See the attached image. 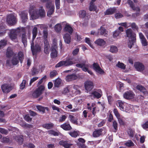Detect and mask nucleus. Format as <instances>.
<instances>
[{"mask_svg":"<svg viewBox=\"0 0 148 148\" xmlns=\"http://www.w3.org/2000/svg\"><path fill=\"white\" fill-rule=\"evenodd\" d=\"M29 13L33 20L37 19L40 17H44L45 15V11L43 7L41 6H30Z\"/></svg>","mask_w":148,"mask_h":148,"instance_id":"nucleus-1","label":"nucleus"},{"mask_svg":"<svg viewBox=\"0 0 148 148\" xmlns=\"http://www.w3.org/2000/svg\"><path fill=\"white\" fill-rule=\"evenodd\" d=\"M36 26L40 27L41 29L44 28L45 27L44 25H37L33 29L32 41L31 45V49L33 55H35L36 53L40 51L41 49V48L38 45L36 44L35 46L34 45V40L36 37L38 33L37 28Z\"/></svg>","mask_w":148,"mask_h":148,"instance_id":"nucleus-2","label":"nucleus"},{"mask_svg":"<svg viewBox=\"0 0 148 148\" xmlns=\"http://www.w3.org/2000/svg\"><path fill=\"white\" fill-rule=\"evenodd\" d=\"M24 32L25 29L24 28L19 27L16 29L11 30L9 36L12 41L17 42H18L17 35Z\"/></svg>","mask_w":148,"mask_h":148,"instance_id":"nucleus-3","label":"nucleus"},{"mask_svg":"<svg viewBox=\"0 0 148 148\" xmlns=\"http://www.w3.org/2000/svg\"><path fill=\"white\" fill-rule=\"evenodd\" d=\"M76 60L73 59H66L65 61H61L59 62L56 65V67H59L62 66H69L76 63Z\"/></svg>","mask_w":148,"mask_h":148,"instance_id":"nucleus-4","label":"nucleus"},{"mask_svg":"<svg viewBox=\"0 0 148 148\" xmlns=\"http://www.w3.org/2000/svg\"><path fill=\"white\" fill-rule=\"evenodd\" d=\"M116 104L122 111L127 112L130 109L131 106L122 101L119 100L117 101Z\"/></svg>","mask_w":148,"mask_h":148,"instance_id":"nucleus-5","label":"nucleus"},{"mask_svg":"<svg viewBox=\"0 0 148 148\" xmlns=\"http://www.w3.org/2000/svg\"><path fill=\"white\" fill-rule=\"evenodd\" d=\"M6 21L9 25H13L16 23L17 20L15 16L13 14H11L7 16Z\"/></svg>","mask_w":148,"mask_h":148,"instance_id":"nucleus-6","label":"nucleus"},{"mask_svg":"<svg viewBox=\"0 0 148 148\" xmlns=\"http://www.w3.org/2000/svg\"><path fill=\"white\" fill-rule=\"evenodd\" d=\"M47 8L49 9L47 12V16L50 17L54 12L55 6L53 2H49L46 4Z\"/></svg>","mask_w":148,"mask_h":148,"instance_id":"nucleus-7","label":"nucleus"},{"mask_svg":"<svg viewBox=\"0 0 148 148\" xmlns=\"http://www.w3.org/2000/svg\"><path fill=\"white\" fill-rule=\"evenodd\" d=\"M44 87L41 85L32 94V96L34 98H37L42 93V91L44 90Z\"/></svg>","mask_w":148,"mask_h":148,"instance_id":"nucleus-8","label":"nucleus"},{"mask_svg":"<svg viewBox=\"0 0 148 148\" xmlns=\"http://www.w3.org/2000/svg\"><path fill=\"white\" fill-rule=\"evenodd\" d=\"M127 37L129 39H132L133 40H135L136 35L132 32V31L131 29H127L126 31Z\"/></svg>","mask_w":148,"mask_h":148,"instance_id":"nucleus-9","label":"nucleus"},{"mask_svg":"<svg viewBox=\"0 0 148 148\" xmlns=\"http://www.w3.org/2000/svg\"><path fill=\"white\" fill-rule=\"evenodd\" d=\"M84 86L85 89L87 92L90 91L93 88V82L90 81H86L85 82Z\"/></svg>","mask_w":148,"mask_h":148,"instance_id":"nucleus-10","label":"nucleus"},{"mask_svg":"<svg viewBox=\"0 0 148 148\" xmlns=\"http://www.w3.org/2000/svg\"><path fill=\"white\" fill-rule=\"evenodd\" d=\"M134 67L136 69L139 71L142 72L146 70V69L143 65L139 62L135 63Z\"/></svg>","mask_w":148,"mask_h":148,"instance_id":"nucleus-11","label":"nucleus"},{"mask_svg":"<svg viewBox=\"0 0 148 148\" xmlns=\"http://www.w3.org/2000/svg\"><path fill=\"white\" fill-rule=\"evenodd\" d=\"M57 47L56 43H53L51 48V56L52 58H55L57 56Z\"/></svg>","mask_w":148,"mask_h":148,"instance_id":"nucleus-12","label":"nucleus"},{"mask_svg":"<svg viewBox=\"0 0 148 148\" xmlns=\"http://www.w3.org/2000/svg\"><path fill=\"white\" fill-rule=\"evenodd\" d=\"M1 89L4 93H8L12 89L11 86L9 84H4L1 86Z\"/></svg>","mask_w":148,"mask_h":148,"instance_id":"nucleus-13","label":"nucleus"},{"mask_svg":"<svg viewBox=\"0 0 148 148\" xmlns=\"http://www.w3.org/2000/svg\"><path fill=\"white\" fill-rule=\"evenodd\" d=\"M123 96L126 99H130L134 98L135 95L132 92L129 91L125 92L123 94Z\"/></svg>","mask_w":148,"mask_h":148,"instance_id":"nucleus-14","label":"nucleus"},{"mask_svg":"<svg viewBox=\"0 0 148 148\" xmlns=\"http://www.w3.org/2000/svg\"><path fill=\"white\" fill-rule=\"evenodd\" d=\"M93 69L97 73L101 74H103L104 73V71L102 70L97 63H94L93 65Z\"/></svg>","mask_w":148,"mask_h":148,"instance_id":"nucleus-15","label":"nucleus"},{"mask_svg":"<svg viewBox=\"0 0 148 148\" xmlns=\"http://www.w3.org/2000/svg\"><path fill=\"white\" fill-rule=\"evenodd\" d=\"M139 34L142 45L143 46H147L148 42L144 35L141 33H139Z\"/></svg>","mask_w":148,"mask_h":148,"instance_id":"nucleus-16","label":"nucleus"},{"mask_svg":"<svg viewBox=\"0 0 148 148\" xmlns=\"http://www.w3.org/2000/svg\"><path fill=\"white\" fill-rule=\"evenodd\" d=\"M59 144L64 147V148H70L72 145L71 143H69L67 141L62 140L59 142Z\"/></svg>","mask_w":148,"mask_h":148,"instance_id":"nucleus-17","label":"nucleus"},{"mask_svg":"<svg viewBox=\"0 0 148 148\" xmlns=\"http://www.w3.org/2000/svg\"><path fill=\"white\" fill-rule=\"evenodd\" d=\"M137 89L140 90L141 92L143 93L145 96H147L148 95V92L145 88L140 85H138L136 86Z\"/></svg>","mask_w":148,"mask_h":148,"instance_id":"nucleus-18","label":"nucleus"},{"mask_svg":"<svg viewBox=\"0 0 148 148\" xmlns=\"http://www.w3.org/2000/svg\"><path fill=\"white\" fill-rule=\"evenodd\" d=\"M95 44L100 46H103L106 44V42L103 39L98 38L95 42Z\"/></svg>","mask_w":148,"mask_h":148,"instance_id":"nucleus-19","label":"nucleus"},{"mask_svg":"<svg viewBox=\"0 0 148 148\" xmlns=\"http://www.w3.org/2000/svg\"><path fill=\"white\" fill-rule=\"evenodd\" d=\"M19 62L17 58L14 57L12 59L11 61H10L9 60L7 61L6 64L10 66L11 65V63L13 65H16Z\"/></svg>","mask_w":148,"mask_h":148,"instance_id":"nucleus-20","label":"nucleus"},{"mask_svg":"<svg viewBox=\"0 0 148 148\" xmlns=\"http://www.w3.org/2000/svg\"><path fill=\"white\" fill-rule=\"evenodd\" d=\"M64 30L65 32H68L70 34H72L73 30V28L68 23L66 24Z\"/></svg>","mask_w":148,"mask_h":148,"instance_id":"nucleus-21","label":"nucleus"},{"mask_svg":"<svg viewBox=\"0 0 148 148\" xmlns=\"http://www.w3.org/2000/svg\"><path fill=\"white\" fill-rule=\"evenodd\" d=\"M90 66L89 64H83L82 68V70L84 72H87L88 73L91 75L92 74V73L90 70H89Z\"/></svg>","mask_w":148,"mask_h":148,"instance_id":"nucleus-22","label":"nucleus"},{"mask_svg":"<svg viewBox=\"0 0 148 148\" xmlns=\"http://www.w3.org/2000/svg\"><path fill=\"white\" fill-rule=\"evenodd\" d=\"M60 127L64 130L66 131L70 130L72 129V127L69 124L64 123L60 125Z\"/></svg>","mask_w":148,"mask_h":148,"instance_id":"nucleus-23","label":"nucleus"},{"mask_svg":"<svg viewBox=\"0 0 148 148\" xmlns=\"http://www.w3.org/2000/svg\"><path fill=\"white\" fill-rule=\"evenodd\" d=\"M65 42L67 44L70 43L71 42V36L70 35L68 34H65L63 36Z\"/></svg>","mask_w":148,"mask_h":148,"instance_id":"nucleus-24","label":"nucleus"},{"mask_svg":"<svg viewBox=\"0 0 148 148\" xmlns=\"http://www.w3.org/2000/svg\"><path fill=\"white\" fill-rule=\"evenodd\" d=\"M102 95V92L100 90L97 91H94L92 92L91 94V96L92 95L94 96L95 97L98 99L100 98Z\"/></svg>","mask_w":148,"mask_h":148,"instance_id":"nucleus-25","label":"nucleus"},{"mask_svg":"<svg viewBox=\"0 0 148 148\" xmlns=\"http://www.w3.org/2000/svg\"><path fill=\"white\" fill-rule=\"evenodd\" d=\"M20 15L21 18L22 22L25 23L26 22L28 19L27 14L25 12H23L20 14Z\"/></svg>","mask_w":148,"mask_h":148,"instance_id":"nucleus-26","label":"nucleus"},{"mask_svg":"<svg viewBox=\"0 0 148 148\" xmlns=\"http://www.w3.org/2000/svg\"><path fill=\"white\" fill-rule=\"evenodd\" d=\"M77 76L74 74L68 75L65 78L67 82H69L74 80L77 78Z\"/></svg>","mask_w":148,"mask_h":148,"instance_id":"nucleus-27","label":"nucleus"},{"mask_svg":"<svg viewBox=\"0 0 148 148\" xmlns=\"http://www.w3.org/2000/svg\"><path fill=\"white\" fill-rule=\"evenodd\" d=\"M68 118L72 123L78 125H79L80 124V123H77V119L75 118L73 115L71 114L69 115Z\"/></svg>","mask_w":148,"mask_h":148,"instance_id":"nucleus-28","label":"nucleus"},{"mask_svg":"<svg viewBox=\"0 0 148 148\" xmlns=\"http://www.w3.org/2000/svg\"><path fill=\"white\" fill-rule=\"evenodd\" d=\"M42 66H40L39 68L36 67H34L32 70V74L33 75H34L37 74L40 72H41L42 71V69H40L42 68Z\"/></svg>","mask_w":148,"mask_h":148,"instance_id":"nucleus-29","label":"nucleus"},{"mask_svg":"<svg viewBox=\"0 0 148 148\" xmlns=\"http://www.w3.org/2000/svg\"><path fill=\"white\" fill-rule=\"evenodd\" d=\"M116 10L115 8H111L107 9L105 12V15H110L113 14Z\"/></svg>","mask_w":148,"mask_h":148,"instance_id":"nucleus-30","label":"nucleus"},{"mask_svg":"<svg viewBox=\"0 0 148 148\" xmlns=\"http://www.w3.org/2000/svg\"><path fill=\"white\" fill-rule=\"evenodd\" d=\"M127 3L130 5V6L134 10H136L137 12H139L140 11V8L138 7H136L135 8L134 5L133 3L131 0H128L127 1Z\"/></svg>","mask_w":148,"mask_h":148,"instance_id":"nucleus-31","label":"nucleus"},{"mask_svg":"<svg viewBox=\"0 0 148 148\" xmlns=\"http://www.w3.org/2000/svg\"><path fill=\"white\" fill-rule=\"evenodd\" d=\"M98 32L100 33L101 35L107 36V33L106 29L103 27H101L100 29L98 30Z\"/></svg>","mask_w":148,"mask_h":148,"instance_id":"nucleus-32","label":"nucleus"},{"mask_svg":"<svg viewBox=\"0 0 148 148\" xmlns=\"http://www.w3.org/2000/svg\"><path fill=\"white\" fill-rule=\"evenodd\" d=\"M102 132V130L101 129L95 130L93 132V136L95 137H97L99 136L101 134Z\"/></svg>","mask_w":148,"mask_h":148,"instance_id":"nucleus-33","label":"nucleus"},{"mask_svg":"<svg viewBox=\"0 0 148 148\" xmlns=\"http://www.w3.org/2000/svg\"><path fill=\"white\" fill-rule=\"evenodd\" d=\"M116 66L122 70H125L126 68V65L122 62H118L116 64Z\"/></svg>","mask_w":148,"mask_h":148,"instance_id":"nucleus-34","label":"nucleus"},{"mask_svg":"<svg viewBox=\"0 0 148 148\" xmlns=\"http://www.w3.org/2000/svg\"><path fill=\"white\" fill-rule=\"evenodd\" d=\"M79 132L78 131H74L73 132H70L69 134L72 137L76 138L79 135Z\"/></svg>","mask_w":148,"mask_h":148,"instance_id":"nucleus-35","label":"nucleus"},{"mask_svg":"<svg viewBox=\"0 0 148 148\" xmlns=\"http://www.w3.org/2000/svg\"><path fill=\"white\" fill-rule=\"evenodd\" d=\"M36 108L39 111L43 113L45 112L46 109L47 110H48V108L47 107H45L40 106H37Z\"/></svg>","mask_w":148,"mask_h":148,"instance_id":"nucleus-36","label":"nucleus"},{"mask_svg":"<svg viewBox=\"0 0 148 148\" xmlns=\"http://www.w3.org/2000/svg\"><path fill=\"white\" fill-rule=\"evenodd\" d=\"M118 49L117 47L114 45L110 46V51L113 53H116L118 51Z\"/></svg>","mask_w":148,"mask_h":148,"instance_id":"nucleus-37","label":"nucleus"},{"mask_svg":"<svg viewBox=\"0 0 148 148\" xmlns=\"http://www.w3.org/2000/svg\"><path fill=\"white\" fill-rule=\"evenodd\" d=\"M85 42L92 48L94 49V47L92 44V41L89 38H86L85 39Z\"/></svg>","mask_w":148,"mask_h":148,"instance_id":"nucleus-38","label":"nucleus"},{"mask_svg":"<svg viewBox=\"0 0 148 148\" xmlns=\"http://www.w3.org/2000/svg\"><path fill=\"white\" fill-rule=\"evenodd\" d=\"M21 38L22 42L25 47L27 45V40L26 36L25 33L22 34Z\"/></svg>","mask_w":148,"mask_h":148,"instance_id":"nucleus-39","label":"nucleus"},{"mask_svg":"<svg viewBox=\"0 0 148 148\" xmlns=\"http://www.w3.org/2000/svg\"><path fill=\"white\" fill-rule=\"evenodd\" d=\"M13 52L12 49L10 47H8L7 50L6 55L8 57H9L13 54Z\"/></svg>","mask_w":148,"mask_h":148,"instance_id":"nucleus-40","label":"nucleus"},{"mask_svg":"<svg viewBox=\"0 0 148 148\" xmlns=\"http://www.w3.org/2000/svg\"><path fill=\"white\" fill-rule=\"evenodd\" d=\"M120 32L118 30H116L113 33V37L115 39H117L120 38L119 34H120Z\"/></svg>","mask_w":148,"mask_h":148,"instance_id":"nucleus-41","label":"nucleus"},{"mask_svg":"<svg viewBox=\"0 0 148 148\" xmlns=\"http://www.w3.org/2000/svg\"><path fill=\"white\" fill-rule=\"evenodd\" d=\"M7 40L6 39H3L0 41V49L3 48L7 44Z\"/></svg>","mask_w":148,"mask_h":148,"instance_id":"nucleus-42","label":"nucleus"},{"mask_svg":"<svg viewBox=\"0 0 148 148\" xmlns=\"http://www.w3.org/2000/svg\"><path fill=\"white\" fill-rule=\"evenodd\" d=\"M54 29L56 32H60L62 29L61 24L60 23H58L56 24L54 27Z\"/></svg>","mask_w":148,"mask_h":148,"instance_id":"nucleus-43","label":"nucleus"},{"mask_svg":"<svg viewBox=\"0 0 148 148\" xmlns=\"http://www.w3.org/2000/svg\"><path fill=\"white\" fill-rule=\"evenodd\" d=\"M53 124L52 123H47L43 125V127L47 129H49L52 128Z\"/></svg>","mask_w":148,"mask_h":148,"instance_id":"nucleus-44","label":"nucleus"},{"mask_svg":"<svg viewBox=\"0 0 148 148\" xmlns=\"http://www.w3.org/2000/svg\"><path fill=\"white\" fill-rule=\"evenodd\" d=\"M49 134L51 135H53L54 136H58L60 133V132H55L53 130H51L48 131Z\"/></svg>","mask_w":148,"mask_h":148,"instance_id":"nucleus-45","label":"nucleus"},{"mask_svg":"<svg viewBox=\"0 0 148 148\" xmlns=\"http://www.w3.org/2000/svg\"><path fill=\"white\" fill-rule=\"evenodd\" d=\"M61 82V79L59 78H58L55 81L54 86L56 87H58L60 85Z\"/></svg>","mask_w":148,"mask_h":148,"instance_id":"nucleus-46","label":"nucleus"},{"mask_svg":"<svg viewBox=\"0 0 148 148\" xmlns=\"http://www.w3.org/2000/svg\"><path fill=\"white\" fill-rule=\"evenodd\" d=\"M141 126L144 129L148 130V120L146 121L142 124Z\"/></svg>","mask_w":148,"mask_h":148,"instance_id":"nucleus-47","label":"nucleus"},{"mask_svg":"<svg viewBox=\"0 0 148 148\" xmlns=\"http://www.w3.org/2000/svg\"><path fill=\"white\" fill-rule=\"evenodd\" d=\"M118 122L120 125H124L125 123L124 121V118L121 116L117 118Z\"/></svg>","mask_w":148,"mask_h":148,"instance_id":"nucleus-48","label":"nucleus"},{"mask_svg":"<svg viewBox=\"0 0 148 148\" xmlns=\"http://www.w3.org/2000/svg\"><path fill=\"white\" fill-rule=\"evenodd\" d=\"M84 100V99H82L80 97L75 98L74 99V101L75 102L79 103H82Z\"/></svg>","mask_w":148,"mask_h":148,"instance_id":"nucleus-49","label":"nucleus"},{"mask_svg":"<svg viewBox=\"0 0 148 148\" xmlns=\"http://www.w3.org/2000/svg\"><path fill=\"white\" fill-rule=\"evenodd\" d=\"M67 116H68L66 114L62 115L60 117L59 121L60 122H63L64 121L67 117Z\"/></svg>","mask_w":148,"mask_h":148,"instance_id":"nucleus-50","label":"nucleus"},{"mask_svg":"<svg viewBox=\"0 0 148 148\" xmlns=\"http://www.w3.org/2000/svg\"><path fill=\"white\" fill-rule=\"evenodd\" d=\"M125 145L128 147H130L133 146L134 144L132 141L129 140L125 143Z\"/></svg>","mask_w":148,"mask_h":148,"instance_id":"nucleus-51","label":"nucleus"},{"mask_svg":"<svg viewBox=\"0 0 148 148\" xmlns=\"http://www.w3.org/2000/svg\"><path fill=\"white\" fill-rule=\"evenodd\" d=\"M5 32L4 27L0 25V36L3 35L5 33Z\"/></svg>","mask_w":148,"mask_h":148,"instance_id":"nucleus-52","label":"nucleus"},{"mask_svg":"<svg viewBox=\"0 0 148 148\" xmlns=\"http://www.w3.org/2000/svg\"><path fill=\"white\" fill-rule=\"evenodd\" d=\"M86 12L84 10L80 11L79 13V16L81 18H84V17L86 15Z\"/></svg>","mask_w":148,"mask_h":148,"instance_id":"nucleus-53","label":"nucleus"},{"mask_svg":"<svg viewBox=\"0 0 148 148\" xmlns=\"http://www.w3.org/2000/svg\"><path fill=\"white\" fill-rule=\"evenodd\" d=\"M9 139L7 137H2L0 141L3 143H7L9 142Z\"/></svg>","mask_w":148,"mask_h":148,"instance_id":"nucleus-54","label":"nucleus"},{"mask_svg":"<svg viewBox=\"0 0 148 148\" xmlns=\"http://www.w3.org/2000/svg\"><path fill=\"white\" fill-rule=\"evenodd\" d=\"M26 83V81L25 80H23L20 85V89L21 90L24 89L25 87Z\"/></svg>","mask_w":148,"mask_h":148,"instance_id":"nucleus-55","label":"nucleus"},{"mask_svg":"<svg viewBox=\"0 0 148 148\" xmlns=\"http://www.w3.org/2000/svg\"><path fill=\"white\" fill-rule=\"evenodd\" d=\"M118 24L119 25L124 26L126 28L130 27L131 25L130 23H118Z\"/></svg>","mask_w":148,"mask_h":148,"instance_id":"nucleus-56","label":"nucleus"},{"mask_svg":"<svg viewBox=\"0 0 148 148\" xmlns=\"http://www.w3.org/2000/svg\"><path fill=\"white\" fill-rule=\"evenodd\" d=\"M99 110V108L98 107H95L92 108V114L95 116L97 113L98 112Z\"/></svg>","mask_w":148,"mask_h":148,"instance_id":"nucleus-57","label":"nucleus"},{"mask_svg":"<svg viewBox=\"0 0 148 148\" xmlns=\"http://www.w3.org/2000/svg\"><path fill=\"white\" fill-rule=\"evenodd\" d=\"M134 131L132 129H129L127 131L128 134L130 137H133L134 136Z\"/></svg>","mask_w":148,"mask_h":148,"instance_id":"nucleus-58","label":"nucleus"},{"mask_svg":"<svg viewBox=\"0 0 148 148\" xmlns=\"http://www.w3.org/2000/svg\"><path fill=\"white\" fill-rule=\"evenodd\" d=\"M79 87L77 85H74L73 86H70V88H71V92H74V91H76L78 90L79 88Z\"/></svg>","mask_w":148,"mask_h":148,"instance_id":"nucleus-59","label":"nucleus"},{"mask_svg":"<svg viewBox=\"0 0 148 148\" xmlns=\"http://www.w3.org/2000/svg\"><path fill=\"white\" fill-rule=\"evenodd\" d=\"M18 57L19 60L21 62V61L23 58V54L22 52H20L18 53Z\"/></svg>","mask_w":148,"mask_h":148,"instance_id":"nucleus-60","label":"nucleus"},{"mask_svg":"<svg viewBox=\"0 0 148 148\" xmlns=\"http://www.w3.org/2000/svg\"><path fill=\"white\" fill-rule=\"evenodd\" d=\"M20 124L23 127H27L29 128H32L33 127L32 125L27 124L25 122H23L22 124Z\"/></svg>","mask_w":148,"mask_h":148,"instance_id":"nucleus-61","label":"nucleus"},{"mask_svg":"<svg viewBox=\"0 0 148 148\" xmlns=\"http://www.w3.org/2000/svg\"><path fill=\"white\" fill-rule=\"evenodd\" d=\"M113 126L114 128V130L113 131L114 132H116L117 129L118 124L117 122L115 121H114L113 122Z\"/></svg>","mask_w":148,"mask_h":148,"instance_id":"nucleus-62","label":"nucleus"},{"mask_svg":"<svg viewBox=\"0 0 148 148\" xmlns=\"http://www.w3.org/2000/svg\"><path fill=\"white\" fill-rule=\"evenodd\" d=\"M24 119L26 121L28 122H31L32 120V118H30L28 114L25 115L24 117Z\"/></svg>","mask_w":148,"mask_h":148,"instance_id":"nucleus-63","label":"nucleus"},{"mask_svg":"<svg viewBox=\"0 0 148 148\" xmlns=\"http://www.w3.org/2000/svg\"><path fill=\"white\" fill-rule=\"evenodd\" d=\"M70 91L71 92V88H70V86H69L68 88H64L62 92L64 94H66L69 92Z\"/></svg>","mask_w":148,"mask_h":148,"instance_id":"nucleus-64","label":"nucleus"}]
</instances>
